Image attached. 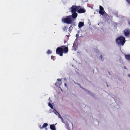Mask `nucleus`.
<instances>
[{
  "label": "nucleus",
  "instance_id": "36",
  "mask_svg": "<svg viewBox=\"0 0 130 130\" xmlns=\"http://www.w3.org/2000/svg\"><path fill=\"white\" fill-rule=\"evenodd\" d=\"M127 76L129 77H130V74H128L127 75Z\"/></svg>",
  "mask_w": 130,
  "mask_h": 130
},
{
  "label": "nucleus",
  "instance_id": "27",
  "mask_svg": "<svg viewBox=\"0 0 130 130\" xmlns=\"http://www.w3.org/2000/svg\"><path fill=\"white\" fill-rule=\"evenodd\" d=\"M61 120L62 122L63 123H64V121L63 119L62 118L61 119Z\"/></svg>",
  "mask_w": 130,
  "mask_h": 130
},
{
  "label": "nucleus",
  "instance_id": "15",
  "mask_svg": "<svg viewBox=\"0 0 130 130\" xmlns=\"http://www.w3.org/2000/svg\"><path fill=\"white\" fill-rule=\"evenodd\" d=\"M100 54H99V57L98 58H99V59L103 61V59L102 58V56L101 55V54H100V53H99Z\"/></svg>",
  "mask_w": 130,
  "mask_h": 130
},
{
  "label": "nucleus",
  "instance_id": "19",
  "mask_svg": "<svg viewBox=\"0 0 130 130\" xmlns=\"http://www.w3.org/2000/svg\"><path fill=\"white\" fill-rule=\"evenodd\" d=\"M99 8H100V11L104 10V9H103V7L101 6H100Z\"/></svg>",
  "mask_w": 130,
  "mask_h": 130
},
{
  "label": "nucleus",
  "instance_id": "39",
  "mask_svg": "<svg viewBox=\"0 0 130 130\" xmlns=\"http://www.w3.org/2000/svg\"><path fill=\"white\" fill-rule=\"evenodd\" d=\"M128 24H129V25H130V22L128 21Z\"/></svg>",
  "mask_w": 130,
  "mask_h": 130
},
{
  "label": "nucleus",
  "instance_id": "40",
  "mask_svg": "<svg viewBox=\"0 0 130 130\" xmlns=\"http://www.w3.org/2000/svg\"><path fill=\"white\" fill-rule=\"evenodd\" d=\"M76 84L78 85V86H79V85H80L79 84H78V83H77V84Z\"/></svg>",
  "mask_w": 130,
  "mask_h": 130
},
{
  "label": "nucleus",
  "instance_id": "8",
  "mask_svg": "<svg viewBox=\"0 0 130 130\" xmlns=\"http://www.w3.org/2000/svg\"><path fill=\"white\" fill-rule=\"evenodd\" d=\"M84 25V24L83 22H80L78 23V27L79 28H80L83 26Z\"/></svg>",
  "mask_w": 130,
  "mask_h": 130
},
{
  "label": "nucleus",
  "instance_id": "43",
  "mask_svg": "<svg viewBox=\"0 0 130 130\" xmlns=\"http://www.w3.org/2000/svg\"><path fill=\"white\" fill-rule=\"evenodd\" d=\"M46 130H47V128H46Z\"/></svg>",
  "mask_w": 130,
  "mask_h": 130
},
{
  "label": "nucleus",
  "instance_id": "22",
  "mask_svg": "<svg viewBox=\"0 0 130 130\" xmlns=\"http://www.w3.org/2000/svg\"><path fill=\"white\" fill-rule=\"evenodd\" d=\"M58 117L60 119H61L62 117L60 115V114L59 113L58 115Z\"/></svg>",
  "mask_w": 130,
  "mask_h": 130
},
{
  "label": "nucleus",
  "instance_id": "14",
  "mask_svg": "<svg viewBox=\"0 0 130 130\" xmlns=\"http://www.w3.org/2000/svg\"><path fill=\"white\" fill-rule=\"evenodd\" d=\"M53 112L56 115H57L59 113L55 108L53 109Z\"/></svg>",
  "mask_w": 130,
  "mask_h": 130
},
{
  "label": "nucleus",
  "instance_id": "20",
  "mask_svg": "<svg viewBox=\"0 0 130 130\" xmlns=\"http://www.w3.org/2000/svg\"><path fill=\"white\" fill-rule=\"evenodd\" d=\"M67 26H65L63 28V29L64 31H65L67 30Z\"/></svg>",
  "mask_w": 130,
  "mask_h": 130
},
{
  "label": "nucleus",
  "instance_id": "10",
  "mask_svg": "<svg viewBox=\"0 0 130 130\" xmlns=\"http://www.w3.org/2000/svg\"><path fill=\"white\" fill-rule=\"evenodd\" d=\"M50 128L52 130H56L54 124L51 125L50 126Z\"/></svg>",
  "mask_w": 130,
  "mask_h": 130
},
{
  "label": "nucleus",
  "instance_id": "42",
  "mask_svg": "<svg viewBox=\"0 0 130 130\" xmlns=\"http://www.w3.org/2000/svg\"><path fill=\"white\" fill-rule=\"evenodd\" d=\"M76 50V49H75V51Z\"/></svg>",
  "mask_w": 130,
  "mask_h": 130
},
{
  "label": "nucleus",
  "instance_id": "13",
  "mask_svg": "<svg viewBox=\"0 0 130 130\" xmlns=\"http://www.w3.org/2000/svg\"><path fill=\"white\" fill-rule=\"evenodd\" d=\"M60 85H61L60 82H57L55 83V85L58 87H59L60 86Z\"/></svg>",
  "mask_w": 130,
  "mask_h": 130
},
{
  "label": "nucleus",
  "instance_id": "37",
  "mask_svg": "<svg viewBox=\"0 0 130 130\" xmlns=\"http://www.w3.org/2000/svg\"><path fill=\"white\" fill-rule=\"evenodd\" d=\"M73 82H74V83L75 84H77V83H76L75 82V81H73Z\"/></svg>",
  "mask_w": 130,
  "mask_h": 130
},
{
  "label": "nucleus",
  "instance_id": "9",
  "mask_svg": "<svg viewBox=\"0 0 130 130\" xmlns=\"http://www.w3.org/2000/svg\"><path fill=\"white\" fill-rule=\"evenodd\" d=\"M86 92L87 94H88L90 95L91 96H92V97H94V93H92L90 92L89 91L87 90H86Z\"/></svg>",
  "mask_w": 130,
  "mask_h": 130
},
{
  "label": "nucleus",
  "instance_id": "34",
  "mask_svg": "<svg viewBox=\"0 0 130 130\" xmlns=\"http://www.w3.org/2000/svg\"><path fill=\"white\" fill-rule=\"evenodd\" d=\"M64 86H65V87H67V85H66V83H65L64 84Z\"/></svg>",
  "mask_w": 130,
  "mask_h": 130
},
{
  "label": "nucleus",
  "instance_id": "18",
  "mask_svg": "<svg viewBox=\"0 0 130 130\" xmlns=\"http://www.w3.org/2000/svg\"><path fill=\"white\" fill-rule=\"evenodd\" d=\"M116 16V17H118V12L117 11L113 13Z\"/></svg>",
  "mask_w": 130,
  "mask_h": 130
},
{
  "label": "nucleus",
  "instance_id": "32",
  "mask_svg": "<svg viewBox=\"0 0 130 130\" xmlns=\"http://www.w3.org/2000/svg\"><path fill=\"white\" fill-rule=\"evenodd\" d=\"M49 111L51 113L53 112V111L51 109Z\"/></svg>",
  "mask_w": 130,
  "mask_h": 130
},
{
  "label": "nucleus",
  "instance_id": "12",
  "mask_svg": "<svg viewBox=\"0 0 130 130\" xmlns=\"http://www.w3.org/2000/svg\"><path fill=\"white\" fill-rule=\"evenodd\" d=\"M125 57L126 59L130 60V54L125 55Z\"/></svg>",
  "mask_w": 130,
  "mask_h": 130
},
{
  "label": "nucleus",
  "instance_id": "41",
  "mask_svg": "<svg viewBox=\"0 0 130 130\" xmlns=\"http://www.w3.org/2000/svg\"><path fill=\"white\" fill-rule=\"evenodd\" d=\"M107 87H108V85H107Z\"/></svg>",
  "mask_w": 130,
  "mask_h": 130
},
{
  "label": "nucleus",
  "instance_id": "21",
  "mask_svg": "<svg viewBox=\"0 0 130 130\" xmlns=\"http://www.w3.org/2000/svg\"><path fill=\"white\" fill-rule=\"evenodd\" d=\"M73 27L72 26H70L69 28V30L70 31V32H71V31L72 30V28Z\"/></svg>",
  "mask_w": 130,
  "mask_h": 130
},
{
  "label": "nucleus",
  "instance_id": "31",
  "mask_svg": "<svg viewBox=\"0 0 130 130\" xmlns=\"http://www.w3.org/2000/svg\"><path fill=\"white\" fill-rule=\"evenodd\" d=\"M78 36H79V34H76V37H78Z\"/></svg>",
  "mask_w": 130,
  "mask_h": 130
},
{
  "label": "nucleus",
  "instance_id": "35",
  "mask_svg": "<svg viewBox=\"0 0 130 130\" xmlns=\"http://www.w3.org/2000/svg\"><path fill=\"white\" fill-rule=\"evenodd\" d=\"M50 97H49V100L50 101V102L51 103V102L52 101L50 100Z\"/></svg>",
  "mask_w": 130,
  "mask_h": 130
},
{
  "label": "nucleus",
  "instance_id": "4",
  "mask_svg": "<svg viewBox=\"0 0 130 130\" xmlns=\"http://www.w3.org/2000/svg\"><path fill=\"white\" fill-rule=\"evenodd\" d=\"M116 43L119 45H121L123 46L125 42V37L122 36H120L117 38L116 40Z\"/></svg>",
  "mask_w": 130,
  "mask_h": 130
},
{
  "label": "nucleus",
  "instance_id": "33",
  "mask_svg": "<svg viewBox=\"0 0 130 130\" xmlns=\"http://www.w3.org/2000/svg\"><path fill=\"white\" fill-rule=\"evenodd\" d=\"M117 108H119V106L118 105H117Z\"/></svg>",
  "mask_w": 130,
  "mask_h": 130
},
{
  "label": "nucleus",
  "instance_id": "16",
  "mask_svg": "<svg viewBox=\"0 0 130 130\" xmlns=\"http://www.w3.org/2000/svg\"><path fill=\"white\" fill-rule=\"evenodd\" d=\"M50 103V102H49L48 104V105L51 109H53V106Z\"/></svg>",
  "mask_w": 130,
  "mask_h": 130
},
{
  "label": "nucleus",
  "instance_id": "1",
  "mask_svg": "<svg viewBox=\"0 0 130 130\" xmlns=\"http://www.w3.org/2000/svg\"><path fill=\"white\" fill-rule=\"evenodd\" d=\"M68 48L67 47H64V46H62L61 47H58L56 50V53L59 54L60 56H62L63 53L64 51L65 53H67L68 52Z\"/></svg>",
  "mask_w": 130,
  "mask_h": 130
},
{
  "label": "nucleus",
  "instance_id": "7",
  "mask_svg": "<svg viewBox=\"0 0 130 130\" xmlns=\"http://www.w3.org/2000/svg\"><path fill=\"white\" fill-rule=\"evenodd\" d=\"M99 12L100 14H101L103 15H104V16L105 17H106L107 16V14L106 13L104 10L103 11H100L99 10Z\"/></svg>",
  "mask_w": 130,
  "mask_h": 130
},
{
  "label": "nucleus",
  "instance_id": "23",
  "mask_svg": "<svg viewBox=\"0 0 130 130\" xmlns=\"http://www.w3.org/2000/svg\"><path fill=\"white\" fill-rule=\"evenodd\" d=\"M78 86L80 88L83 89H85L84 88H83L82 87V86H81V85H79Z\"/></svg>",
  "mask_w": 130,
  "mask_h": 130
},
{
  "label": "nucleus",
  "instance_id": "30",
  "mask_svg": "<svg viewBox=\"0 0 130 130\" xmlns=\"http://www.w3.org/2000/svg\"><path fill=\"white\" fill-rule=\"evenodd\" d=\"M55 57V56H52L51 57V58L52 59H53V58H54Z\"/></svg>",
  "mask_w": 130,
  "mask_h": 130
},
{
  "label": "nucleus",
  "instance_id": "25",
  "mask_svg": "<svg viewBox=\"0 0 130 130\" xmlns=\"http://www.w3.org/2000/svg\"><path fill=\"white\" fill-rule=\"evenodd\" d=\"M95 52H96L97 53H99V51L97 50H95L94 51Z\"/></svg>",
  "mask_w": 130,
  "mask_h": 130
},
{
  "label": "nucleus",
  "instance_id": "3",
  "mask_svg": "<svg viewBox=\"0 0 130 130\" xmlns=\"http://www.w3.org/2000/svg\"><path fill=\"white\" fill-rule=\"evenodd\" d=\"M71 15L67 16L65 18H63L62 21L64 23L68 24H71L73 23L74 20L72 18Z\"/></svg>",
  "mask_w": 130,
  "mask_h": 130
},
{
  "label": "nucleus",
  "instance_id": "17",
  "mask_svg": "<svg viewBox=\"0 0 130 130\" xmlns=\"http://www.w3.org/2000/svg\"><path fill=\"white\" fill-rule=\"evenodd\" d=\"M52 53V52L50 50H48L46 52V53L48 54H51Z\"/></svg>",
  "mask_w": 130,
  "mask_h": 130
},
{
  "label": "nucleus",
  "instance_id": "11",
  "mask_svg": "<svg viewBox=\"0 0 130 130\" xmlns=\"http://www.w3.org/2000/svg\"><path fill=\"white\" fill-rule=\"evenodd\" d=\"M48 125L47 123H45L43 124V126L41 127H40V129H42L43 128H45Z\"/></svg>",
  "mask_w": 130,
  "mask_h": 130
},
{
  "label": "nucleus",
  "instance_id": "44",
  "mask_svg": "<svg viewBox=\"0 0 130 130\" xmlns=\"http://www.w3.org/2000/svg\"><path fill=\"white\" fill-rule=\"evenodd\" d=\"M72 126L73 127V124H72Z\"/></svg>",
  "mask_w": 130,
  "mask_h": 130
},
{
  "label": "nucleus",
  "instance_id": "28",
  "mask_svg": "<svg viewBox=\"0 0 130 130\" xmlns=\"http://www.w3.org/2000/svg\"><path fill=\"white\" fill-rule=\"evenodd\" d=\"M75 42H74V43L73 44V48H74L75 47Z\"/></svg>",
  "mask_w": 130,
  "mask_h": 130
},
{
  "label": "nucleus",
  "instance_id": "24",
  "mask_svg": "<svg viewBox=\"0 0 130 130\" xmlns=\"http://www.w3.org/2000/svg\"><path fill=\"white\" fill-rule=\"evenodd\" d=\"M127 3L130 5V0H126Z\"/></svg>",
  "mask_w": 130,
  "mask_h": 130
},
{
  "label": "nucleus",
  "instance_id": "5",
  "mask_svg": "<svg viewBox=\"0 0 130 130\" xmlns=\"http://www.w3.org/2000/svg\"><path fill=\"white\" fill-rule=\"evenodd\" d=\"M130 33V31L128 29H125L124 31V34L125 36H128Z\"/></svg>",
  "mask_w": 130,
  "mask_h": 130
},
{
  "label": "nucleus",
  "instance_id": "38",
  "mask_svg": "<svg viewBox=\"0 0 130 130\" xmlns=\"http://www.w3.org/2000/svg\"><path fill=\"white\" fill-rule=\"evenodd\" d=\"M64 81H65L66 80H67V79L66 78H64Z\"/></svg>",
  "mask_w": 130,
  "mask_h": 130
},
{
  "label": "nucleus",
  "instance_id": "6",
  "mask_svg": "<svg viewBox=\"0 0 130 130\" xmlns=\"http://www.w3.org/2000/svg\"><path fill=\"white\" fill-rule=\"evenodd\" d=\"M86 11V10L84 8H81L80 7V8L78 10L77 12L79 13H84Z\"/></svg>",
  "mask_w": 130,
  "mask_h": 130
},
{
  "label": "nucleus",
  "instance_id": "29",
  "mask_svg": "<svg viewBox=\"0 0 130 130\" xmlns=\"http://www.w3.org/2000/svg\"><path fill=\"white\" fill-rule=\"evenodd\" d=\"M57 82H59V81H60L61 79H57Z\"/></svg>",
  "mask_w": 130,
  "mask_h": 130
},
{
  "label": "nucleus",
  "instance_id": "26",
  "mask_svg": "<svg viewBox=\"0 0 130 130\" xmlns=\"http://www.w3.org/2000/svg\"><path fill=\"white\" fill-rule=\"evenodd\" d=\"M61 120L62 122L63 123H64V121L63 119L62 118L61 119Z\"/></svg>",
  "mask_w": 130,
  "mask_h": 130
},
{
  "label": "nucleus",
  "instance_id": "2",
  "mask_svg": "<svg viewBox=\"0 0 130 130\" xmlns=\"http://www.w3.org/2000/svg\"><path fill=\"white\" fill-rule=\"evenodd\" d=\"M80 6L73 5L69 9L70 11L72 13L71 15L72 18L73 19H75L77 16V14L76 13L78 10L80 8Z\"/></svg>",
  "mask_w": 130,
  "mask_h": 130
}]
</instances>
